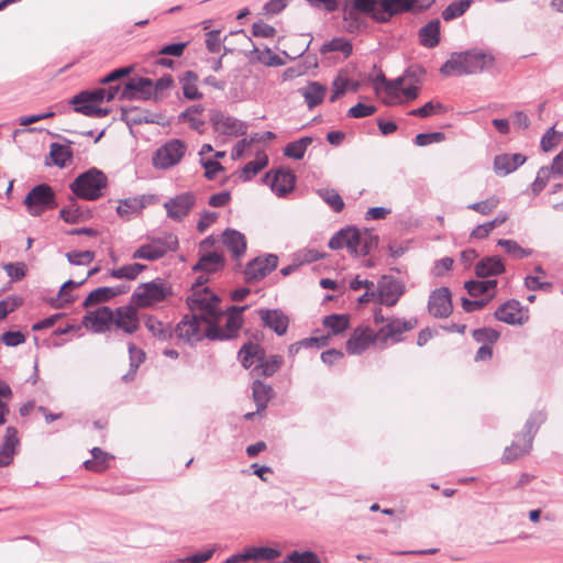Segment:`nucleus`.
Returning a JSON list of instances; mask_svg holds the SVG:
<instances>
[{
	"instance_id": "obj_1",
	"label": "nucleus",
	"mask_w": 563,
	"mask_h": 563,
	"mask_svg": "<svg viewBox=\"0 0 563 563\" xmlns=\"http://www.w3.org/2000/svg\"><path fill=\"white\" fill-rule=\"evenodd\" d=\"M494 64V56L478 49L453 53L450 58L441 66L440 71L444 76L474 75Z\"/></svg>"
},
{
	"instance_id": "obj_2",
	"label": "nucleus",
	"mask_w": 563,
	"mask_h": 563,
	"mask_svg": "<svg viewBox=\"0 0 563 563\" xmlns=\"http://www.w3.org/2000/svg\"><path fill=\"white\" fill-rule=\"evenodd\" d=\"M378 238L371 231H361L353 227L341 229L329 241L331 250L346 247L351 255L358 257L367 255L372 249L376 247Z\"/></svg>"
},
{
	"instance_id": "obj_3",
	"label": "nucleus",
	"mask_w": 563,
	"mask_h": 563,
	"mask_svg": "<svg viewBox=\"0 0 563 563\" xmlns=\"http://www.w3.org/2000/svg\"><path fill=\"white\" fill-rule=\"evenodd\" d=\"M374 323L380 325L376 330L377 343L385 347L401 342L402 335L413 330L418 322L415 318L385 317L382 310L377 309L374 312Z\"/></svg>"
},
{
	"instance_id": "obj_4",
	"label": "nucleus",
	"mask_w": 563,
	"mask_h": 563,
	"mask_svg": "<svg viewBox=\"0 0 563 563\" xmlns=\"http://www.w3.org/2000/svg\"><path fill=\"white\" fill-rule=\"evenodd\" d=\"M239 357L244 368H251L255 365L252 374L257 376H272L283 364V356L271 355L266 357L263 347L254 343L244 344L239 352Z\"/></svg>"
},
{
	"instance_id": "obj_5",
	"label": "nucleus",
	"mask_w": 563,
	"mask_h": 563,
	"mask_svg": "<svg viewBox=\"0 0 563 563\" xmlns=\"http://www.w3.org/2000/svg\"><path fill=\"white\" fill-rule=\"evenodd\" d=\"M423 76L424 70L421 67L410 66L395 80L386 81L383 77L385 91L391 99L390 102H394V99L398 98L399 95H402L407 101L415 100L419 95Z\"/></svg>"
},
{
	"instance_id": "obj_6",
	"label": "nucleus",
	"mask_w": 563,
	"mask_h": 563,
	"mask_svg": "<svg viewBox=\"0 0 563 563\" xmlns=\"http://www.w3.org/2000/svg\"><path fill=\"white\" fill-rule=\"evenodd\" d=\"M547 416L543 411L532 412L527 420L522 434L517 437L510 446H507L503 460L505 462H511L525 454H527L532 448V440L537 433L539 427L545 421Z\"/></svg>"
},
{
	"instance_id": "obj_7",
	"label": "nucleus",
	"mask_w": 563,
	"mask_h": 563,
	"mask_svg": "<svg viewBox=\"0 0 563 563\" xmlns=\"http://www.w3.org/2000/svg\"><path fill=\"white\" fill-rule=\"evenodd\" d=\"M219 297L208 287H201V284L192 285L191 292L187 297V305L192 313L202 317L208 323L219 314Z\"/></svg>"
},
{
	"instance_id": "obj_8",
	"label": "nucleus",
	"mask_w": 563,
	"mask_h": 563,
	"mask_svg": "<svg viewBox=\"0 0 563 563\" xmlns=\"http://www.w3.org/2000/svg\"><path fill=\"white\" fill-rule=\"evenodd\" d=\"M246 307H231L228 313L219 314L212 321L208 322V338L211 340H228L233 338L242 327V312Z\"/></svg>"
},
{
	"instance_id": "obj_9",
	"label": "nucleus",
	"mask_w": 563,
	"mask_h": 563,
	"mask_svg": "<svg viewBox=\"0 0 563 563\" xmlns=\"http://www.w3.org/2000/svg\"><path fill=\"white\" fill-rule=\"evenodd\" d=\"M107 186V176L97 168L80 174L71 184V191L85 200H97Z\"/></svg>"
},
{
	"instance_id": "obj_10",
	"label": "nucleus",
	"mask_w": 563,
	"mask_h": 563,
	"mask_svg": "<svg viewBox=\"0 0 563 563\" xmlns=\"http://www.w3.org/2000/svg\"><path fill=\"white\" fill-rule=\"evenodd\" d=\"M178 247V239L172 233L161 236L147 238V242L140 245L132 254L133 260L157 261Z\"/></svg>"
},
{
	"instance_id": "obj_11",
	"label": "nucleus",
	"mask_w": 563,
	"mask_h": 563,
	"mask_svg": "<svg viewBox=\"0 0 563 563\" xmlns=\"http://www.w3.org/2000/svg\"><path fill=\"white\" fill-rule=\"evenodd\" d=\"M169 294L167 283L156 279L140 285L132 295V302L137 307H148L163 301Z\"/></svg>"
},
{
	"instance_id": "obj_12",
	"label": "nucleus",
	"mask_w": 563,
	"mask_h": 563,
	"mask_svg": "<svg viewBox=\"0 0 563 563\" xmlns=\"http://www.w3.org/2000/svg\"><path fill=\"white\" fill-rule=\"evenodd\" d=\"M187 145L184 141L173 139L158 147L153 157V165L158 169H168L177 165L184 157Z\"/></svg>"
},
{
	"instance_id": "obj_13",
	"label": "nucleus",
	"mask_w": 563,
	"mask_h": 563,
	"mask_svg": "<svg viewBox=\"0 0 563 563\" xmlns=\"http://www.w3.org/2000/svg\"><path fill=\"white\" fill-rule=\"evenodd\" d=\"M24 205L31 216L38 217L56 207L54 191L46 184L37 185L26 195Z\"/></svg>"
},
{
	"instance_id": "obj_14",
	"label": "nucleus",
	"mask_w": 563,
	"mask_h": 563,
	"mask_svg": "<svg viewBox=\"0 0 563 563\" xmlns=\"http://www.w3.org/2000/svg\"><path fill=\"white\" fill-rule=\"evenodd\" d=\"M174 332L179 340L192 344L205 336L208 338V323L196 313L186 314Z\"/></svg>"
},
{
	"instance_id": "obj_15",
	"label": "nucleus",
	"mask_w": 563,
	"mask_h": 563,
	"mask_svg": "<svg viewBox=\"0 0 563 563\" xmlns=\"http://www.w3.org/2000/svg\"><path fill=\"white\" fill-rule=\"evenodd\" d=\"M210 122L213 130L224 136H242L247 131L245 122L221 111H213L210 114Z\"/></svg>"
},
{
	"instance_id": "obj_16",
	"label": "nucleus",
	"mask_w": 563,
	"mask_h": 563,
	"mask_svg": "<svg viewBox=\"0 0 563 563\" xmlns=\"http://www.w3.org/2000/svg\"><path fill=\"white\" fill-rule=\"evenodd\" d=\"M385 7V0H354L352 8H345L343 18L345 21L356 22V13L362 12L371 16L375 22L386 23L383 19L382 10Z\"/></svg>"
},
{
	"instance_id": "obj_17",
	"label": "nucleus",
	"mask_w": 563,
	"mask_h": 563,
	"mask_svg": "<svg viewBox=\"0 0 563 563\" xmlns=\"http://www.w3.org/2000/svg\"><path fill=\"white\" fill-rule=\"evenodd\" d=\"M377 291V303L387 307L395 306L404 294V285L390 276H382L375 285Z\"/></svg>"
},
{
	"instance_id": "obj_18",
	"label": "nucleus",
	"mask_w": 563,
	"mask_h": 563,
	"mask_svg": "<svg viewBox=\"0 0 563 563\" xmlns=\"http://www.w3.org/2000/svg\"><path fill=\"white\" fill-rule=\"evenodd\" d=\"M112 325L125 334H133L140 328L136 309L132 305L121 306L112 310Z\"/></svg>"
},
{
	"instance_id": "obj_19",
	"label": "nucleus",
	"mask_w": 563,
	"mask_h": 563,
	"mask_svg": "<svg viewBox=\"0 0 563 563\" xmlns=\"http://www.w3.org/2000/svg\"><path fill=\"white\" fill-rule=\"evenodd\" d=\"M112 320V309L103 306L87 312L82 318V325L95 333H103L111 329Z\"/></svg>"
},
{
	"instance_id": "obj_20",
	"label": "nucleus",
	"mask_w": 563,
	"mask_h": 563,
	"mask_svg": "<svg viewBox=\"0 0 563 563\" xmlns=\"http://www.w3.org/2000/svg\"><path fill=\"white\" fill-rule=\"evenodd\" d=\"M154 91V82L150 78L137 77L130 79L122 88L120 99H150Z\"/></svg>"
},
{
	"instance_id": "obj_21",
	"label": "nucleus",
	"mask_w": 563,
	"mask_h": 563,
	"mask_svg": "<svg viewBox=\"0 0 563 563\" xmlns=\"http://www.w3.org/2000/svg\"><path fill=\"white\" fill-rule=\"evenodd\" d=\"M377 342L376 331L369 327H358L346 342V351L353 355H360L372 344Z\"/></svg>"
},
{
	"instance_id": "obj_22",
	"label": "nucleus",
	"mask_w": 563,
	"mask_h": 563,
	"mask_svg": "<svg viewBox=\"0 0 563 563\" xmlns=\"http://www.w3.org/2000/svg\"><path fill=\"white\" fill-rule=\"evenodd\" d=\"M155 201L153 195H140L134 197L124 198L118 201L117 213L125 219L130 220L133 217L141 213V211L148 205Z\"/></svg>"
},
{
	"instance_id": "obj_23",
	"label": "nucleus",
	"mask_w": 563,
	"mask_h": 563,
	"mask_svg": "<svg viewBox=\"0 0 563 563\" xmlns=\"http://www.w3.org/2000/svg\"><path fill=\"white\" fill-rule=\"evenodd\" d=\"M278 264V257L274 254H268L264 257H256L251 261L244 271L247 280H260L273 272Z\"/></svg>"
},
{
	"instance_id": "obj_24",
	"label": "nucleus",
	"mask_w": 563,
	"mask_h": 563,
	"mask_svg": "<svg viewBox=\"0 0 563 563\" xmlns=\"http://www.w3.org/2000/svg\"><path fill=\"white\" fill-rule=\"evenodd\" d=\"M428 309L435 318L449 317L453 309L449 288L441 287L432 291L429 297Z\"/></svg>"
},
{
	"instance_id": "obj_25",
	"label": "nucleus",
	"mask_w": 563,
	"mask_h": 563,
	"mask_svg": "<svg viewBox=\"0 0 563 563\" xmlns=\"http://www.w3.org/2000/svg\"><path fill=\"white\" fill-rule=\"evenodd\" d=\"M195 196L191 192H184L170 198L164 203L168 218L180 221L195 205Z\"/></svg>"
},
{
	"instance_id": "obj_26",
	"label": "nucleus",
	"mask_w": 563,
	"mask_h": 563,
	"mask_svg": "<svg viewBox=\"0 0 563 563\" xmlns=\"http://www.w3.org/2000/svg\"><path fill=\"white\" fill-rule=\"evenodd\" d=\"M282 556V551L276 548L269 547H250L243 552L232 555L233 562L240 563L249 560L268 561Z\"/></svg>"
},
{
	"instance_id": "obj_27",
	"label": "nucleus",
	"mask_w": 563,
	"mask_h": 563,
	"mask_svg": "<svg viewBox=\"0 0 563 563\" xmlns=\"http://www.w3.org/2000/svg\"><path fill=\"white\" fill-rule=\"evenodd\" d=\"M264 327L273 330L277 335H284L287 332L289 319L278 309H262L258 311Z\"/></svg>"
},
{
	"instance_id": "obj_28",
	"label": "nucleus",
	"mask_w": 563,
	"mask_h": 563,
	"mask_svg": "<svg viewBox=\"0 0 563 563\" xmlns=\"http://www.w3.org/2000/svg\"><path fill=\"white\" fill-rule=\"evenodd\" d=\"M221 239L234 260H240L245 254L246 239L240 231L227 229L223 231Z\"/></svg>"
},
{
	"instance_id": "obj_29",
	"label": "nucleus",
	"mask_w": 563,
	"mask_h": 563,
	"mask_svg": "<svg viewBox=\"0 0 563 563\" xmlns=\"http://www.w3.org/2000/svg\"><path fill=\"white\" fill-rule=\"evenodd\" d=\"M130 290V286L121 284L113 287H99L92 290L84 301L85 307H89L96 303L109 301L110 299L125 294Z\"/></svg>"
},
{
	"instance_id": "obj_30",
	"label": "nucleus",
	"mask_w": 563,
	"mask_h": 563,
	"mask_svg": "<svg viewBox=\"0 0 563 563\" xmlns=\"http://www.w3.org/2000/svg\"><path fill=\"white\" fill-rule=\"evenodd\" d=\"M18 445L19 438L16 429L14 427H8L2 444L0 445V467L11 464Z\"/></svg>"
},
{
	"instance_id": "obj_31",
	"label": "nucleus",
	"mask_w": 563,
	"mask_h": 563,
	"mask_svg": "<svg viewBox=\"0 0 563 563\" xmlns=\"http://www.w3.org/2000/svg\"><path fill=\"white\" fill-rule=\"evenodd\" d=\"M495 317L507 324H522L525 321L520 302L517 300H508L503 303L495 311Z\"/></svg>"
},
{
	"instance_id": "obj_32",
	"label": "nucleus",
	"mask_w": 563,
	"mask_h": 563,
	"mask_svg": "<svg viewBox=\"0 0 563 563\" xmlns=\"http://www.w3.org/2000/svg\"><path fill=\"white\" fill-rule=\"evenodd\" d=\"M526 156L519 153L500 154L497 155L494 159V169L496 174L506 176L515 172L526 162Z\"/></svg>"
},
{
	"instance_id": "obj_33",
	"label": "nucleus",
	"mask_w": 563,
	"mask_h": 563,
	"mask_svg": "<svg viewBox=\"0 0 563 563\" xmlns=\"http://www.w3.org/2000/svg\"><path fill=\"white\" fill-rule=\"evenodd\" d=\"M296 183V176L290 170H277L272 179L271 188L278 197L289 194Z\"/></svg>"
},
{
	"instance_id": "obj_34",
	"label": "nucleus",
	"mask_w": 563,
	"mask_h": 563,
	"mask_svg": "<svg viewBox=\"0 0 563 563\" xmlns=\"http://www.w3.org/2000/svg\"><path fill=\"white\" fill-rule=\"evenodd\" d=\"M505 272V264L497 256H487L481 260L475 266V274L479 278L497 276Z\"/></svg>"
},
{
	"instance_id": "obj_35",
	"label": "nucleus",
	"mask_w": 563,
	"mask_h": 563,
	"mask_svg": "<svg viewBox=\"0 0 563 563\" xmlns=\"http://www.w3.org/2000/svg\"><path fill=\"white\" fill-rule=\"evenodd\" d=\"M299 92L303 97L308 109L311 110L323 101L327 87L318 81H310L307 86L300 88Z\"/></svg>"
},
{
	"instance_id": "obj_36",
	"label": "nucleus",
	"mask_w": 563,
	"mask_h": 563,
	"mask_svg": "<svg viewBox=\"0 0 563 563\" xmlns=\"http://www.w3.org/2000/svg\"><path fill=\"white\" fill-rule=\"evenodd\" d=\"M440 20L434 19L419 30L420 44L427 48L435 47L440 42Z\"/></svg>"
},
{
	"instance_id": "obj_37",
	"label": "nucleus",
	"mask_w": 563,
	"mask_h": 563,
	"mask_svg": "<svg viewBox=\"0 0 563 563\" xmlns=\"http://www.w3.org/2000/svg\"><path fill=\"white\" fill-rule=\"evenodd\" d=\"M418 0H385L383 19L388 22L394 15L410 11Z\"/></svg>"
},
{
	"instance_id": "obj_38",
	"label": "nucleus",
	"mask_w": 563,
	"mask_h": 563,
	"mask_svg": "<svg viewBox=\"0 0 563 563\" xmlns=\"http://www.w3.org/2000/svg\"><path fill=\"white\" fill-rule=\"evenodd\" d=\"M252 393L257 412L264 410L273 396V388L260 379H255L252 386Z\"/></svg>"
},
{
	"instance_id": "obj_39",
	"label": "nucleus",
	"mask_w": 563,
	"mask_h": 563,
	"mask_svg": "<svg viewBox=\"0 0 563 563\" xmlns=\"http://www.w3.org/2000/svg\"><path fill=\"white\" fill-rule=\"evenodd\" d=\"M198 76L191 70H187L180 77V84L183 88L184 97L188 100H199L202 98V93L197 87Z\"/></svg>"
},
{
	"instance_id": "obj_40",
	"label": "nucleus",
	"mask_w": 563,
	"mask_h": 563,
	"mask_svg": "<svg viewBox=\"0 0 563 563\" xmlns=\"http://www.w3.org/2000/svg\"><path fill=\"white\" fill-rule=\"evenodd\" d=\"M203 110L201 104L191 106L180 113L179 119L188 122L192 130L201 134L205 126V121L201 119Z\"/></svg>"
},
{
	"instance_id": "obj_41",
	"label": "nucleus",
	"mask_w": 563,
	"mask_h": 563,
	"mask_svg": "<svg viewBox=\"0 0 563 563\" xmlns=\"http://www.w3.org/2000/svg\"><path fill=\"white\" fill-rule=\"evenodd\" d=\"M222 267L223 257L216 252H211L202 255L199 262L194 266V269L211 274L218 272Z\"/></svg>"
},
{
	"instance_id": "obj_42",
	"label": "nucleus",
	"mask_w": 563,
	"mask_h": 563,
	"mask_svg": "<svg viewBox=\"0 0 563 563\" xmlns=\"http://www.w3.org/2000/svg\"><path fill=\"white\" fill-rule=\"evenodd\" d=\"M312 144V137L303 136L288 143L284 148V155L294 159H301L307 148Z\"/></svg>"
},
{
	"instance_id": "obj_43",
	"label": "nucleus",
	"mask_w": 563,
	"mask_h": 563,
	"mask_svg": "<svg viewBox=\"0 0 563 563\" xmlns=\"http://www.w3.org/2000/svg\"><path fill=\"white\" fill-rule=\"evenodd\" d=\"M92 459L85 462V467L89 471L101 473L109 466V461L112 459L108 453L103 452L100 448L91 450Z\"/></svg>"
},
{
	"instance_id": "obj_44",
	"label": "nucleus",
	"mask_w": 563,
	"mask_h": 563,
	"mask_svg": "<svg viewBox=\"0 0 563 563\" xmlns=\"http://www.w3.org/2000/svg\"><path fill=\"white\" fill-rule=\"evenodd\" d=\"M49 155L53 163L60 168L66 167L73 157L69 146L59 143L51 144Z\"/></svg>"
},
{
	"instance_id": "obj_45",
	"label": "nucleus",
	"mask_w": 563,
	"mask_h": 563,
	"mask_svg": "<svg viewBox=\"0 0 563 563\" xmlns=\"http://www.w3.org/2000/svg\"><path fill=\"white\" fill-rule=\"evenodd\" d=\"M146 266L141 263L128 264L119 268L111 269L109 272V276L117 279H126L133 280L135 279Z\"/></svg>"
},
{
	"instance_id": "obj_46",
	"label": "nucleus",
	"mask_w": 563,
	"mask_h": 563,
	"mask_svg": "<svg viewBox=\"0 0 563 563\" xmlns=\"http://www.w3.org/2000/svg\"><path fill=\"white\" fill-rule=\"evenodd\" d=\"M497 286L496 279L488 280H470L466 282L464 287L467 290L468 295L472 297H478L481 295H490L489 292L495 290Z\"/></svg>"
},
{
	"instance_id": "obj_47",
	"label": "nucleus",
	"mask_w": 563,
	"mask_h": 563,
	"mask_svg": "<svg viewBox=\"0 0 563 563\" xmlns=\"http://www.w3.org/2000/svg\"><path fill=\"white\" fill-rule=\"evenodd\" d=\"M106 88H98L95 90H86L81 91L80 93L76 95L71 99L73 104H92L102 102L106 100Z\"/></svg>"
},
{
	"instance_id": "obj_48",
	"label": "nucleus",
	"mask_w": 563,
	"mask_h": 563,
	"mask_svg": "<svg viewBox=\"0 0 563 563\" xmlns=\"http://www.w3.org/2000/svg\"><path fill=\"white\" fill-rule=\"evenodd\" d=\"M268 164V157L264 152H258L254 161L249 162L242 169V177L251 179L264 169Z\"/></svg>"
},
{
	"instance_id": "obj_49",
	"label": "nucleus",
	"mask_w": 563,
	"mask_h": 563,
	"mask_svg": "<svg viewBox=\"0 0 563 563\" xmlns=\"http://www.w3.org/2000/svg\"><path fill=\"white\" fill-rule=\"evenodd\" d=\"M352 44L344 37H335L321 46V53L341 52L344 57H349L352 53Z\"/></svg>"
},
{
	"instance_id": "obj_50",
	"label": "nucleus",
	"mask_w": 563,
	"mask_h": 563,
	"mask_svg": "<svg viewBox=\"0 0 563 563\" xmlns=\"http://www.w3.org/2000/svg\"><path fill=\"white\" fill-rule=\"evenodd\" d=\"M145 327L154 336L159 340H167L173 335L170 327L161 322L154 317L147 318Z\"/></svg>"
},
{
	"instance_id": "obj_51",
	"label": "nucleus",
	"mask_w": 563,
	"mask_h": 563,
	"mask_svg": "<svg viewBox=\"0 0 563 563\" xmlns=\"http://www.w3.org/2000/svg\"><path fill=\"white\" fill-rule=\"evenodd\" d=\"M129 354L130 372L122 377L123 380L125 382H129L130 379L133 378L134 374L136 373V369L145 360V353L141 349H137L134 344L129 345Z\"/></svg>"
},
{
	"instance_id": "obj_52",
	"label": "nucleus",
	"mask_w": 563,
	"mask_h": 563,
	"mask_svg": "<svg viewBox=\"0 0 563 563\" xmlns=\"http://www.w3.org/2000/svg\"><path fill=\"white\" fill-rule=\"evenodd\" d=\"M497 245L505 249V251L516 260H520L532 254V250L521 247L514 240L500 239L497 241Z\"/></svg>"
},
{
	"instance_id": "obj_53",
	"label": "nucleus",
	"mask_w": 563,
	"mask_h": 563,
	"mask_svg": "<svg viewBox=\"0 0 563 563\" xmlns=\"http://www.w3.org/2000/svg\"><path fill=\"white\" fill-rule=\"evenodd\" d=\"M470 0H460L450 3L443 11L442 18L444 21H452L461 15H463L466 10L470 8Z\"/></svg>"
},
{
	"instance_id": "obj_54",
	"label": "nucleus",
	"mask_w": 563,
	"mask_h": 563,
	"mask_svg": "<svg viewBox=\"0 0 563 563\" xmlns=\"http://www.w3.org/2000/svg\"><path fill=\"white\" fill-rule=\"evenodd\" d=\"M323 324L332 334H340L349 327V318L345 314H331L324 318Z\"/></svg>"
},
{
	"instance_id": "obj_55",
	"label": "nucleus",
	"mask_w": 563,
	"mask_h": 563,
	"mask_svg": "<svg viewBox=\"0 0 563 563\" xmlns=\"http://www.w3.org/2000/svg\"><path fill=\"white\" fill-rule=\"evenodd\" d=\"M318 195L322 198V200L329 205V207L335 211L340 212L344 208V202L339 192L334 189H320L318 190Z\"/></svg>"
},
{
	"instance_id": "obj_56",
	"label": "nucleus",
	"mask_w": 563,
	"mask_h": 563,
	"mask_svg": "<svg viewBox=\"0 0 563 563\" xmlns=\"http://www.w3.org/2000/svg\"><path fill=\"white\" fill-rule=\"evenodd\" d=\"M442 112H444L442 103L429 101L422 107L411 110L409 114L412 117L428 118Z\"/></svg>"
},
{
	"instance_id": "obj_57",
	"label": "nucleus",
	"mask_w": 563,
	"mask_h": 563,
	"mask_svg": "<svg viewBox=\"0 0 563 563\" xmlns=\"http://www.w3.org/2000/svg\"><path fill=\"white\" fill-rule=\"evenodd\" d=\"M476 342L492 345L499 339V332L492 328H482L473 331Z\"/></svg>"
},
{
	"instance_id": "obj_58",
	"label": "nucleus",
	"mask_w": 563,
	"mask_h": 563,
	"mask_svg": "<svg viewBox=\"0 0 563 563\" xmlns=\"http://www.w3.org/2000/svg\"><path fill=\"white\" fill-rule=\"evenodd\" d=\"M499 205V199L489 197L486 200L474 202L467 206L468 209L474 210L483 216L490 214Z\"/></svg>"
},
{
	"instance_id": "obj_59",
	"label": "nucleus",
	"mask_w": 563,
	"mask_h": 563,
	"mask_svg": "<svg viewBox=\"0 0 563 563\" xmlns=\"http://www.w3.org/2000/svg\"><path fill=\"white\" fill-rule=\"evenodd\" d=\"M254 53H256V58L260 63L265 66H280L283 65V60L279 56L274 54L271 48L266 47L264 49L255 48Z\"/></svg>"
},
{
	"instance_id": "obj_60",
	"label": "nucleus",
	"mask_w": 563,
	"mask_h": 563,
	"mask_svg": "<svg viewBox=\"0 0 563 563\" xmlns=\"http://www.w3.org/2000/svg\"><path fill=\"white\" fill-rule=\"evenodd\" d=\"M74 110L91 118H103L109 114L110 110L107 108H99L95 103L92 104H74Z\"/></svg>"
},
{
	"instance_id": "obj_61",
	"label": "nucleus",
	"mask_w": 563,
	"mask_h": 563,
	"mask_svg": "<svg viewBox=\"0 0 563 563\" xmlns=\"http://www.w3.org/2000/svg\"><path fill=\"white\" fill-rule=\"evenodd\" d=\"M68 262L73 265H88L95 258L92 251H73L66 253Z\"/></svg>"
},
{
	"instance_id": "obj_62",
	"label": "nucleus",
	"mask_w": 563,
	"mask_h": 563,
	"mask_svg": "<svg viewBox=\"0 0 563 563\" xmlns=\"http://www.w3.org/2000/svg\"><path fill=\"white\" fill-rule=\"evenodd\" d=\"M22 305V298L19 296H8L0 300V320L4 319L10 312Z\"/></svg>"
},
{
	"instance_id": "obj_63",
	"label": "nucleus",
	"mask_w": 563,
	"mask_h": 563,
	"mask_svg": "<svg viewBox=\"0 0 563 563\" xmlns=\"http://www.w3.org/2000/svg\"><path fill=\"white\" fill-rule=\"evenodd\" d=\"M550 177H551V170L548 166L541 167L538 170L536 180L531 185V190H532L533 195H538L544 189Z\"/></svg>"
},
{
	"instance_id": "obj_64",
	"label": "nucleus",
	"mask_w": 563,
	"mask_h": 563,
	"mask_svg": "<svg viewBox=\"0 0 563 563\" xmlns=\"http://www.w3.org/2000/svg\"><path fill=\"white\" fill-rule=\"evenodd\" d=\"M322 257V254L316 250H301L294 254V261L297 265L309 264Z\"/></svg>"
}]
</instances>
